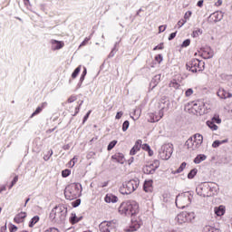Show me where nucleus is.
<instances>
[{
	"label": "nucleus",
	"mask_w": 232,
	"mask_h": 232,
	"mask_svg": "<svg viewBox=\"0 0 232 232\" xmlns=\"http://www.w3.org/2000/svg\"><path fill=\"white\" fill-rule=\"evenodd\" d=\"M198 34H202V31H200V29L193 32L194 35H198Z\"/></svg>",
	"instance_id": "64"
},
{
	"label": "nucleus",
	"mask_w": 232,
	"mask_h": 232,
	"mask_svg": "<svg viewBox=\"0 0 232 232\" xmlns=\"http://www.w3.org/2000/svg\"><path fill=\"white\" fill-rule=\"evenodd\" d=\"M189 44H191V40L187 39L185 40L182 44H181V48H188V46H189Z\"/></svg>",
	"instance_id": "41"
},
{
	"label": "nucleus",
	"mask_w": 232,
	"mask_h": 232,
	"mask_svg": "<svg viewBox=\"0 0 232 232\" xmlns=\"http://www.w3.org/2000/svg\"><path fill=\"white\" fill-rule=\"evenodd\" d=\"M89 41H90V38L86 37L84 41L80 44V46H86Z\"/></svg>",
	"instance_id": "53"
},
{
	"label": "nucleus",
	"mask_w": 232,
	"mask_h": 232,
	"mask_svg": "<svg viewBox=\"0 0 232 232\" xmlns=\"http://www.w3.org/2000/svg\"><path fill=\"white\" fill-rule=\"evenodd\" d=\"M218 187L215 183H201L197 187L196 191L199 197H213L217 195Z\"/></svg>",
	"instance_id": "3"
},
{
	"label": "nucleus",
	"mask_w": 232,
	"mask_h": 232,
	"mask_svg": "<svg viewBox=\"0 0 232 232\" xmlns=\"http://www.w3.org/2000/svg\"><path fill=\"white\" fill-rule=\"evenodd\" d=\"M86 76H84V75H81V77H80V84H82V82H84V78H85Z\"/></svg>",
	"instance_id": "63"
},
{
	"label": "nucleus",
	"mask_w": 232,
	"mask_h": 232,
	"mask_svg": "<svg viewBox=\"0 0 232 232\" xmlns=\"http://www.w3.org/2000/svg\"><path fill=\"white\" fill-rule=\"evenodd\" d=\"M208 159V156L205 154H198L195 159H194V164H200V162H204Z\"/></svg>",
	"instance_id": "29"
},
{
	"label": "nucleus",
	"mask_w": 232,
	"mask_h": 232,
	"mask_svg": "<svg viewBox=\"0 0 232 232\" xmlns=\"http://www.w3.org/2000/svg\"><path fill=\"white\" fill-rule=\"evenodd\" d=\"M222 17H224V14H222V12H215L211 14L208 17L209 21L212 23H218V21H222Z\"/></svg>",
	"instance_id": "17"
},
{
	"label": "nucleus",
	"mask_w": 232,
	"mask_h": 232,
	"mask_svg": "<svg viewBox=\"0 0 232 232\" xmlns=\"http://www.w3.org/2000/svg\"><path fill=\"white\" fill-rule=\"evenodd\" d=\"M189 106L196 111V115H206V113H209V110H211L209 103L205 102L202 100L191 102Z\"/></svg>",
	"instance_id": "8"
},
{
	"label": "nucleus",
	"mask_w": 232,
	"mask_h": 232,
	"mask_svg": "<svg viewBox=\"0 0 232 232\" xmlns=\"http://www.w3.org/2000/svg\"><path fill=\"white\" fill-rule=\"evenodd\" d=\"M72 208H78V206H81V199H76L72 202Z\"/></svg>",
	"instance_id": "46"
},
{
	"label": "nucleus",
	"mask_w": 232,
	"mask_h": 232,
	"mask_svg": "<svg viewBox=\"0 0 232 232\" xmlns=\"http://www.w3.org/2000/svg\"><path fill=\"white\" fill-rule=\"evenodd\" d=\"M169 88H170V90H179V88H180V84L174 79L169 82Z\"/></svg>",
	"instance_id": "28"
},
{
	"label": "nucleus",
	"mask_w": 232,
	"mask_h": 232,
	"mask_svg": "<svg viewBox=\"0 0 232 232\" xmlns=\"http://www.w3.org/2000/svg\"><path fill=\"white\" fill-rule=\"evenodd\" d=\"M138 229H140V224H138L137 222H132V224L130 226V227L126 231L133 232V231H137Z\"/></svg>",
	"instance_id": "31"
},
{
	"label": "nucleus",
	"mask_w": 232,
	"mask_h": 232,
	"mask_svg": "<svg viewBox=\"0 0 232 232\" xmlns=\"http://www.w3.org/2000/svg\"><path fill=\"white\" fill-rule=\"evenodd\" d=\"M186 166H187L186 162L181 163L179 168L177 169V173H182V171H184V169L186 168Z\"/></svg>",
	"instance_id": "44"
},
{
	"label": "nucleus",
	"mask_w": 232,
	"mask_h": 232,
	"mask_svg": "<svg viewBox=\"0 0 232 232\" xmlns=\"http://www.w3.org/2000/svg\"><path fill=\"white\" fill-rule=\"evenodd\" d=\"M90 113H92V111H89L87 112V114L84 116V118H83V123L88 121V118L90 117Z\"/></svg>",
	"instance_id": "55"
},
{
	"label": "nucleus",
	"mask_w": 232,
	"mask_h": 232,
	"mask_svg": "<svg viewBox=\"0 0 232 232\" xmlns=\"http://www.w3.org/2000/svg\"><path fill=\"white\" fill-rule=\"evenodd\" d=\"M198 169H193L189 171V173L188 174V179H195V176L197 175Z\"/></svg>",
	"instance_id": "35"
},
{
	"label": "nucleus",
	"mask_w": 232,
	"mask_h": 232,
	"mask_svg": "<svg viewBox=\"0 0 232 232\" xmlns=\"http://www.w3.org/2000/svg\"><path fill=\"white\" fill-rule=\"evenodd\" d=\"M193 200V194L191 192H183L179 194L176 198V206L179 209H184V208H188L191 205Z\"/></svg>",
	"instance_id": "7"
},
{
	"label": "nucleus",
	"mask_w": 232,
	"mask_h": 232,
	"mask_svg": "<svg viewBox=\"0 0 232 232\" xmlns=\"http://www.w3.org/2000/svg\"><path fill=\"white\" fill-rule=\"evenodd\" d=\"M160 167V161H159V160H154L152 163L143 167V173H145V175H153V173H155Z\"/></svg>",
	"instance_id": "11"
},
{
	"label": "nucleus",
	"mask_w": 232,
	"mask_h": 232,
	"mask_svg": "<svg viewBox=\"0 0 232 232\" xmlns=\"http://www.w3.org/2000/svg\"><path fill=\"white\" fill-rule=\"evenodd\" d=\"M39 222V216H34L32 219L31 222L29 224V227H34V226H35L36 223Z\"/></svg>",
	"instance_id": "34"
},
{
	"label": "nucleus",
	"mask_w": 232,
	"mask_h": 232,
	"mask_svg": "<svg viewBox=\"0 0 232 232\" xmlns=\"http://www.w3.org/2000/svg\"><path fill=\"white\" fill-rule=\"evenodd\" d=\"M17 180H19V177L15 176L13 179V181L11 182V185L9 186V189H12V188H14V186H15V184H17Z\"/></svg>",
	"instance_id": "42"
},
{
	"label": "nucleus",
	"mask_w": 232,
	"mask_h": 232,
	"mask_svg": "<svg viewBox=\"0 0 232 232\" xmlns=\"http://www.w3.org/2000/svg\"><path fill=\"white\" fill-rule=\"evenodd\" d=\"M210 121L214 122V124H220L222 122V120L220 119V117L215 115Z\"/></svg>",
	"instance_id": "36"
},
{
	"label": "nucleus",
	"mask_w": 232,
	"mask_h": 232,
	"mask_svg": "<svg viewBox=\"0 0 232 232\" xmlns=\"http://www.w3.org/2000/svg\"><path fill=\"white\" fill-rule=\"evenodd\" d=\"M167 25H160L159 27L160 34H162V32H166Z\"/></svg>",
	"instance_id": "49"
},
{
	"label": "nucleus",
	"mask_w": 232,
	"mask_h": 232,
	"mask_svg": "<svg viewBox=\"0 0 232 232\" xmlns=\"http://www.w3.org/2000/svg\"><path fill=\"white\" fill-rule=\"evenodd\" d=\"M51 48L55 52L56 50H61L64 48V43L63 41H57V40H51Z\"/></svg>",
	"instance_id": "15"
},
{
	"label": "nucleus",
	"mask_w": 232,
	"mask_h": 232,
	"mask_svg": "<svg viewBox=\"0 0 232 232\" xmlns=\"http://www.w3.org/2000/svg\"><path fill=\"white\" fill-rule=\"evenodd\" d=\"M128 128H130V121H125L122 124V131H127Z\"/></svg>",
	"instance_id": "40"
},
{
	"label": "nucleus",
	"mask_w": 232,
	"mask_h": 232,
	"mask_svg": "<svg viewBox=\"0 0 232 232\" xmlns=\"http://www.w3.org/2000/svg\"><path fill=\"white\" fill-rule=\"evenodd\" d=\"M16 231H17V227L15 225H11L10 232H16Z\"/></svg>",
	"instance_id": "57"
},
{
	"label": "nucleus",
	"mask_w": 232,
	"mask_h": 232,
	"mask_svg": "<svg viewBox=\"0 0 232 232\" xmlns=\"http://www.w3.org/2000/svg\"><path fill=\"white\" fill-rule=\"evenodd\" d=\"M191 11H188L187 13H185L184 18L186 19V21L188 22V19H189V17H191Z\"/></svg>",
	"instance_id": "47"
},
{
	"label": "nucleus",
	"mask_w": 232,
	"mask_h": 232,
	"mask_svg": "<svg viewBox=\"0 0 232 232\" xmlns=\"http://www.w3.org/2000/svg\"><path fill=\"white\" fill-rule=\"evenodd\" d=\"M24 218H26V212H20L14 217V221L16 224H21V222H24Z\"/></svg>",
	"instance_id": "21"
},
{
	"label": "nucleus",
	"mask_w": 232,
	"mask_h": 232,
	"mask_svg": "<svg viewBox=\"0 0 232 232\" xmlns=\"http://www.w3.org/2000/svg\"><path fill=\"white\" fill-rule=\"evenodd\" d=\"M48 106V102H44L41 104V106L37 107L36 110L34 111V112H33L31 117H35V115H39L40 112L43 111V110H44V108H46Z\"/></svg>",
	"instance_id": "24"
},
{
	"label": "nucleus",
	"mask_w": 232,
	"mask_h": 232,
	"mask_svg": "<svg viewBox=\"0 0 232 232\" xmlns=\"http://www.w3.org/2000/svg\"><path fill=\"white\" fill-rule=\"evenodd\" d=\"M140 184V180L139 179H133L129 181H125L121 187H120V193L121 195H131L134 191H137L139 188V186Z\"/></svg>",
	"instance_id": "5"
},
{
	"label": "nucleus",
	"mask_w": 232,
	"mask_h": 232,
	"mask_svg": "<svg viewBox=\"0 0 232 232\" xmlns=\"http://www.w3.org/2000/svg\"><path fill=\"white\" fill-rule=\"evenodd\" d=\"M161 61L162 60H159V59H150L148 60V64L150 65V68H157V66L160 64Z\"/></svg>",
	"instance_id": "30"
},
{
	"label": "nucleus",
	"mask_w": 232,
	"mask_h": 232,
	"mask_svg": "<svg viewBox=\"0 0 232 232\" xmlns=\"http://www.w3.org/2000/svg\"><path fill=\"white\" fill-rule=\"evenodd\" d=\"M171 155H173V145L169 143L163 145L159 150V158L161 160H169L171 159Z\"/></svg>",
	"instance_id": "10"
},
{
	"label": "nucleus",
	"mask_w": 232,
	"mask_h": 232,
	"mask_svg": "<svg viewBox=\"0 0 232 232\" xmlns=\"http://www.w3.org/2000/svg\"><path fill=\"white\" fill-rule=\"evenodd\" d=\"M194 93V91L189 88L185 92V97H191V95Z\"/></svg>",
	"instance_id": "45"
},
{
	"label": "nucleus",
	"mask_w": 232,
	"mask_h": 232,
	"mask_svg": "<svg viewBox=\"0 0 232 232\" xmlns=\"http://www.w3.org/2000/svg\"><path fill=\"white\" fill-rule=\"evenodd\" d=\"M141 146H142V141L141 140L136 141L135 145L130 150V155H136L137 151H140Z\"/></svg>",
	"instance_id": "22"
},
{
	"label": "nucleus",
	"mask_w": 232,
	"mask_h": 232,
	"mask_svg": "<svg viewBox=\"0 0 232 232\" xmlns=\"http://www.w3.org/2000/svg\"><path fill=\"white\" fill-rule=\"evenodd\" d=\"M143 150H146V151H148V150H150V145H148V144H143Z\"/></svg>",
	"instance_id": "62"
},
{
	"label": "nucleus",
	"mask_w": 232,
	"mask_h": 232,
	"mask_svg": "<svg viewBox=\"0 0 232 232\" xmlns=\"http://www.w3.org/2000/svg\"><path fill=\"white\" fill-rule=\"evenodd\" d=\"M143 189L146 193H151L153 191V180H146L143 185Z\"/></svg>",
	"instance_id": "20"
},
{
	"label": "nucleus",
	"mask_w": 232,
	"mask_h": 232,
	"mask_svg": "<svg viewBox=\"0 0 232 232\" xmlns=\"http://www.w3.org/2000/svg\"><path fill=\"white\" fill-rule=\"evenodd\" d=\"M174 37H177V32L172 33V34H169V41H173Z\"/></svg>",
	"instance_id": "54"
},
{
	"label": "nucleus",
	"mask_w": 232,
	"mask_h": 232,
	"mask_svg": "<svg viewBox=\"0 0 232 232\" xmlns=\"http://www.w3.org/2000/svg\"><path fill=\"white\" fill-rule=\"evenodd\" d=\"M52 155H53V150L49 151V156H44V160H50V157H52Z\"/></svg>",
	"instance_id": "50"
},
{
	"label": "nucleus",
	"mask_w": 232,
	"mask_h": 232,
	"mask_svg": "<svg viewBox=\"0 0 232 232\" xmlns=\"http://www.w3.org/2000/svg\"><path fill=\"white\" fill-rule=\"evenodd\" d=\"M123 115V112L122 111H120V112H117L116 116H115V119H121Z\"/></svg>",
	"instance_id": "59"
},
{
	"label": "nucleus",
	"mask_w": 232,
	"mask_h": 232,
	"mask_svg": "<svg viewBox=\"0 0 232 232\" xmlns=\"http://www.w3.org/2000/svg\"><path fill=\"white\" fill-rule=\"evenodd\" d=\"M81 72V65H79L74 72L72 74V78L75 79L77 77V75H79V73Z\"/></svg>",
	"instance_id": "37"
},
{
	"label": "nucleus",
	"mask_w": 232,
	"mask_h": 232,
	"mask_svg": "<svg viewBox=\"0 0 232 232\" xmlns=\"http://www.w3.org/2000/svg\"><path fill=\"white\" fill-rule=\"evenodd\" d=\"M104 201L107 204H116V202H119V198L111 193H109L105 196Z\"/></svg>",
	"instance_id": "18"
},
{
	"label": "nucleus",
	"mask_w": 232,
	"mask_h": 232,
	"mask_svg": "<svg viewBox=\"0 0 232 232\" xmlns=\"http://www.w3.org/2000/svg\"><path fill=\"white\" fill-rule=\"evenodd\" d=\"M161 77H162L161 74H157L152 78V80L150 82V86H152V90H153V88H155L157 86V84H159V82H160Z\"/></svg>",
	"instance_id": "26"
},
{
	"label": "nucleus",
	"mask_w": 232,
	"mask_h": 232,
	"mask_svg": "<svg viewBox=\"0 0 232 232\" xmlns=\"http://www.w3.org/2000/svg\"><path fill=\"white\" fill-rule=\"evenodd\" d=\"M186 23H188L187 21H186V19H181V20H179V22H178V24H177V27L178 28H182V26H184V24H186Z\"/></svg>",
	"instance_id": "39"
},
{
	"label": "nucleus",
	"mask_w": 232,
	"mask_h": 232,
	"mask_svg": "<svg viewBox=\"0 0 232 232\" xmlns=\"http://www.w3.org/2000/svg\"><path fill=\"white\" fill-rule=\"evenodd\" d=\"M197 6H198L199 8H202V6H204V0H199L197 3Z\"/></svg>",
	"instance_id": "58"
},
{
	"label": "nucleus",
	"mask_w": 232,
	"mask_h": 232,
	"mask_svg": "<svg viewBox=\"0 0 232 232\" xmlns=\"http://www.w3.org/2000/svg\"><path fill=\"white\" fill-rule=\"evenodd\" d=\"M116 144H117V140L111 141L107 147L108 151H111V149L115 148Z\"/></svg>",
	"instance_id": "38"
},
{
	"label": "nucleus",
	"mask_w": 232,
	"mask_h": 232,
	"mask_svg": "<svg viewBox=\"0 0 232 232\" xmlns=\"http://www.w3.org/2000/svg\"><path fill=\"white\" fill-rule=\"evenodd\" d=\"M215 53L209 47L203 49L200 53V57H202V59H212Z\"/></svg>",
	"instance_id": "14"
},
{
	"label": "nucleus",
	"mask_w": 232,
	"mask_h": 232,
	"mask_svg": "<svg viewBox=\"0 0 232 232\" xmlns=\"http://www.w3.org/2000/svg\"><path fill=\"white\" fill-rule=\"evenodd\" d=\"M218 146H220V140H215V141L212 143V147H213V148H218Z\"/></svg>",
	"instance_id": "51"
},
{
	"label": "nucleus",
	"mask_w": 232,
	"mask_h": 232,
	"mask_svg": "<svg viewBox=\"0 0 232 232\" xmlns=\"http://www.w3.org/2000/svg\"><path fill=\"white\" fill-rule=\"evenodd\" d=\"M82 192V185L81 183H73L65 188L64 195L67 200H74L77 197H81Z\"/></svg>",
	"instance_id": "4"
},
{
	"label": "nucleus",
	"mask_w": 232,
	"mask_h": 232,
	"mask_svg": "<svg viewBox=\"0 0 232 232\" xmlns=\"http://www.w3.org/2000/svg\"><path fill=\"white\" fill-rule=\"evenodd\" d=\"M148 115H149V119H148L149 122H159V121H160V119L164 117V108H162L158 112V114L150 112Z\"/></svg>",
	"instance_id": "13"
},
{
	"label": "nucleus",
	"mask_w": 232,
	"mask_h": 232,
	"mask_svg": "<svg viewBox=\"0 0 232 232\" xmlns=\"http://www.w3.org/2000/svg\"><path fill=\"white\" fill-rule=\"evenodd\" d=\"M195 212H186L183 211L176 217L175 220L182 226V224H188V222H191L192 220H195Z\"/></svg>",
	"instance_id": "9"
},
{
	"label": "nucleus",
	"mask_w": 232,
	"mask_h": 232,
	"mask_svg": "<svg viewBox=\"0 0 232 232\" xmlns=\"http://www.w3.org/2000/svg\"><path fill=\"white\" fill-rule=\"evenodd\" d=\"M75 162H77V158H73L72 160H71L70 163H72V166H75Z\"/></svg>",
	"instance_id": "61"
},
{
	"label": "nucleus",
	"mask_w": 232,
	"mask_h": 232,
	"mask_svg": "<svg viewBox=\"0 0 232 232\" xmlns=\"http://www.w3.org/2000/svg\"><path fill=\"white\" fill-rule=\"evenodd\" d=\"M68 214V208L64 205H59L53 208L50 213V218L56 224H63L66 220V215Z\"/></svg>",
	"instance_id": "2"
},
{
	"label": "nucleus",
	"mask_w": 232,
	"mask_h": 232,
	"mask_svg": "<svg viewBox=\"0 0 232 232\" xmlns=\"http://www.w3.org/2000/svg\"><path fill=\"white\" fill-rule=\"evenodd\" d=\"M217 94H218V97H219L220 99H231L232 97L231 92H227V91L224 89H219Z\"/></svg>",
	"instance_id": "19"
},
{
	"label": "nucleus",
	"mask_w": 232,
	"mask_h": 232,
	"mask_svg": "<svg viewBox=\"0 0 232 232\" xmlns=\"http://www.w3.org/2000/svg\"><path fill=\"white\" fill-rule=\"evenodd\" d=\"M200 64H202V61L195 59L190 63L187 64V66H188L190 72L195 73V72H197V68H200Z\"/></svg>",
	"instance_id": "16"
},
{
	"label": "nucleus",
	"mask_w": 232,
	"mask_h": 232,
	"mask_svg": "<svg viewBox=\"0 0 232 232\" xmlns=\"http://www.w3.org/2000/svg\"><path fill=\"white\" fill-rule=\"evenodd\" d=\"M44 232H59V229H57L55 227H52V228L45 230Z\"/></svg>",
	"instance_id": "56"
},
{
	"label": "nucleus",
	"mask_w": 232,
	"mask_h": 232,
	"mask_svg": "<svg viewBox=\"0 0 232 232\" xmlns=\"http://www.w3.org/2000/svg\"><path fill=\"white\" fill-rule=\"evenodd\" d=\"M164 49V44H160L156 47H154V50H163Z\"/></svg>",
	"instance_id": "52"
},
{
	"label": "nucleus",
	"mask_w": 232,
	"mask_h": 232,
	"mask_svg": "<svg viewBox=\"0 0 232 232\" xmlns=\"http://www.w3.org/2000/svg\"><path fill=\"white\" fill-rule=\"evenodd\" d=\"M203 232H220L218 228H215V227L211 226H205L203 227Z\"/></svg>",
	"instance_id": "32"
},
{
	"label": "nucleus",
	"mask_w": 232,
	"mask_h": 232,
	"mask_svg": "<svg viewBox=\"0 0 232 232\" xmlns=\"http://www.w3.org/2000/svg\"><path fill=\"white\" fill-rule=\"evenodd\" d=\"M120 215H125V217H133L139 213V203L135 200H128L122 202L118 208Z\"/></svg>",
	"instance_id": "1"
},
{
	"label": "nucleus",
	"mask_w": 232,
	"mask_h": 232,
	"mask_svg": "<svg viewBox=\"0 0 232 232\" xmlns=\"http://www.w3.org/2000/svg\"><path fill=\"white\" fill-rule=\"evenodd\" d=\"M100 232H111V229H115L114 221H103L99 225Z\"/></svg>",
	"instance_id": "12"
},
{
	"label": "nucleus",
	"mask_w": 232,
	"mask_h": 232,
	"mask_svg": "<svg viewBox=\"0 0 232 232\" xmlns=\"http://www.w3.org/2000/svg\"><path fill=\"white\" fill-rule=\"evenodd\" d=\"M207 126H208L212 131H217V130H218V126L211 121H207Z\"/></svg>",
	"instance_id": "33"
},
{
	"label": "nucleus",
	"mask_w": 232,
	"mask_h": 232,
	"mask_svg": "<svg viewBox=\"0 0 232 232\" xmlns=\"http://www.w3.org/2000/svg\"><path fill=\"white\" fill-rule=\"evenodd\" d=\"M82 220V216L77 217V214L72 213L70 218L71 224H77L78 222H81Z\"/></svg>",
	"instance_id": "27"
},
{
	"label": "nucleus",
	"mask_w": 232,
	"mask_h": 232,
	"mask_svg": "<svg viewBox=\"0 0 232 232\" xmlns=\"http://www.w3.org/2000/svg\"><path fill=\"white\" fill-rule=\"evenodd\" d=\"M214 211H215V214L218 216V217H222V215H224V213H226V207L224 206H219V207H216L214 208Z\"/></svg>",
	"instance_id": "25"
},
{
	"label": "nucleus",
	"mask_w": 232,
	"mask_h": 232,
	"mask_svg": "<svg viewBox=\"0 0 232 232\" xmlns=\"http://www.w3.org/2000/svg\"><path fill=\"white\" fill-rule=\"evenodd\" d=\"M202 142H204V137L202 134L197 133L186 141L185 146L188 151H197L202 146Z\"/></svg>",
	"instance_id": "6"
},
{
	"label": "nucleus",
	"mask_w": 232,
	"mask_h": 232,
	"mask_svg": "<svg viewBox=\"0 0 232 232\" xmlns=\"http://www.w3.org/2000/svg\"><path fill=\"white\" fill-rule=\"evenodd\" d=\"M215 6H222V0H218V1L215 3Z\"/></svg>",
	"instance_id": "60"
},
{
	"label": "nucleus",
	"mask_w": 232,
	"mask_h": 232,
	"mask_svg": "<svg viewBox=\"0 0 232 232\" xmlns=\"http://www.w3.org/2000/svg\"><path fill=\"white\" fill-rule=\"evenodd\" d=\"M72 173V171L70 169H64L62 171V177L66 178V177H70V174Z\"/></svg>",
	"instance_id": "43"
},
{
	"label": "nucleus",
	"mask_w": 232,
	"mask_h": 232,
	"mask_svg": "<svg viewBox=\"0 0 232 232\" xmlns=\"http://www.w3.org/2000/svg\"><path fill=\"white\" fill-rule=\"evenodd\" d=\"M111 159L113 160H116V162H119L120 164H124V154L122 153H116L112 155Z\"/></svg>",
	"instance_id": "23"
},
{
	"label": "nucleus",
	"mask_w": 232,
	"mask_h": 232,
	"mask_svg": "<svg viewBox=\"0 0 232 232\" xmlns=\"http://www.w3.org/2000/svg\"><path fill=\"white\" fill-rule=\"evenodd\" d=\"M75 101H77V97L76 96H71L68 98L67 102H75Z\"/></svg>",
	"instance_id": "48"
}]
</instances>
